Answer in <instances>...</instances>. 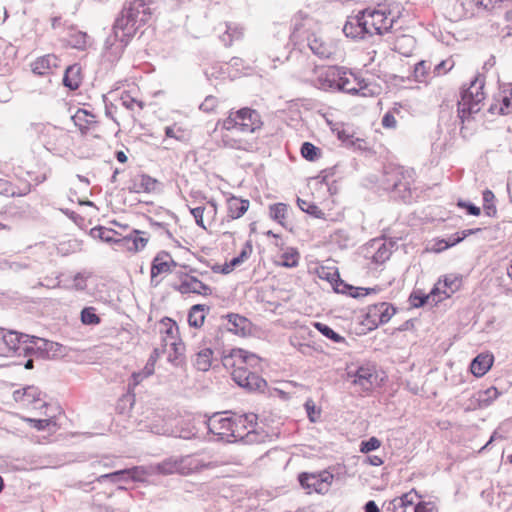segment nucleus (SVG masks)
<instances>
[{"label": "nucleus", "mask_w": 512, "mask_h": 512, "mask_svg": "<svg viewBox=\"0 0 512 512\" xmlns=\"http://www.w3.org/2000/svg\"><path fill=\"white\" fill-rule=\"evenodd\" d=\"M454 61L452 59L442 60L440 63L436 64L433 68V76L438 77L445 75L448 71H450L454 67Z\"/></svg>", "instance_id": "59"}, {"label": "nucleus", "mask_w": 512, "mask_h": 512, "mask_svg": "<svg viewBox=\"0 0 512 512\" xmlns=\"http://www.w3.org/2000/svg\"><path fill=\"white\" fill-rule=\"evenodd\" d=\"M250 201L232 193H227L225 198L226 217L229 220H237L243 217L249 210Z\"/></svg>", "instance_id": "24"}, {"label": "nucleus", "mask_w": 512, "mask_h": 512, "mask_svg": "<svg viewBox=\"0 0 512 512\" xmlns=\"http://www.w3.org/2000/svg\"><path fill=\"white\" fill-rule=\"evenodd\" d=\"M416 512H438V509L433 501L418 500Z\"/></svg>", "instance_id": "61"}, {"label": "nucleus", "mask_w": 512, "mask_h": 512, "mask_svg": "<svg viewBox=\"0 0 512 512\" xmlns=\"http://www.w3.org/2000/svg\"><path fill=\"white\" fill-rule=\"evenodd\" d=\"M381 446V442L376 437H370L368 440H364L360 443V452L369 453L378 449Z\"/></svg>", "instance_id": "60"}, {"label": "nucleus", "mask_w": 512, "mask_h": 512, "mask_svg": "<svg viewBox=\"0 0 512 512\" xmlns=\"http://www.w3.org/2000/svg\"><path fill=\"white\" fill-rule=\"evenodd\" d=\"M40 392L34 386H28L22 390H16L13 393V398L16 402L21 403L23 406H30L40 401Z\"/></svg>", "instance_id": "38"}, {"label": "nucleus", "mask_w": 512, "mask_h": 512, "mask_svg": "<svg viewBox=\"0 0 512 512\" xmlns=\"http://www.w3.org/2000/svg\"><path fill=\"white\" fill-rule=\"evenodd\" d=\"M221 134V143L224 147L251 151L257 144L256 138L252 137L254 133L250 131H239L228 128H219Z\"/></svg>", "instance_id": "11"}, {"label": "nucleus", "mask_w": 512, "mask_h": 512, "mask_svg": "<svg viewBox=\"0 0 512 512\" xmlns=\"http://www.w3.org/2000/svg\"><path fill=\"white\" fill-rule=\"evenodd\" d=\"M342 67L327 66L320 68L317 72V84L320 89L325 91H337Z\"/></svg>", "instance_id": "23"}, {"label": "nucleus", "mask_w": 512, "mask_h": 512, "mask_svg": "<svg viewBox=\"0 0 512 512\" xmlns=\"http://www.w3.org/2000/svg\"><path fill=\"white\" fill-rule=\"evenodd\" d=\"M314 327L325 337L331 339L332 341L339 343L344 340L342 336L337 334L333 329H331L328 325L321 323V322H315Z\"/></svg>", "instance_id": "55"}, {"label": "nucleus", "mask_w": 512, "mask_h": 512, "mask_svg": "<svg viewBox=\"0 0 512 512\" xmlns=\"http://www.w3.org/2000/svg\"><path fill=\"white\" fill-rule=\"evenodd\" d=\"M490 110L502 115L512 114V85L501 91L499 98L495 99Z\"/></svg>", "instance_id": "32"}, {"label": "nucleus", "mask_w": 512, "mask_h": 512, "mask_svg": "<svg viewBox=\"0 0 512 512\" xmlns=\"http://www.w3.org/2000/svg\"><path fill=\"white\" fill-rule=\"evenodd\" d=\"M179 474L189 475L200 472L204 469H215L226 465L228 462L212 456L186 455L178 457Z\"/></svg>", "instance_id": "10"}, {"label": "nucleus", "mask_w": 512, "mask_h": 512, "mask_svg": "<svg viewBox=\"0 0 512 512\" xmlns=\"http://www.w3.org/2000/svg\"><path fill=\"white\" fill-rule=\"evenodd\" d=\"M222 363L240 387L252 392H263L266 389V380L255 372L261 363L256 354L235 348L223 356Z\"/></svg>", "instance_id": "1"}, {"label": "nucleus", "mask_w": 512, "mask_h": 512, "mask_svg": "<svg viewBox=\"0 0 512 512\" xmlns=\"http://www.w3.org/2000/svg\"><path fill=\"white\" fill-rule=\"evenodd\" d=\"M88 275L77 273L73 278V287L77 290H84L87 287Z\"/></svg>", "instance_id": "63"}, {"label": "nucleus", "mask_w": 512, "mask_h": 512, "mask_svg": "<svg viewBox=\"0 0 512 512\" xmlns=\"http://www.w3.org/2000/svg\"><path fill=\"white\" fill-rule=\"evenodd\" d=\"M80 318L84 325H98L101 322V318L96 314V308L92 306L85 307Z\"/></svg>", "instance_id": "52"}, {"label": "nucleus", "mask_w": 512, "mask_h": 512, "mask_svg": "<svg viewBox=\"0 0 512 512\" xmlns=\"http://www.w3.org/2000/svg\"><path fill=\"white\" fill-rule=\"evenodd\" d=\"M477 401L481 406L490 405L499 396V391L496 387H489L484 391H480L477 394Z\"/></svg>", "instance_id": "51"}, {"label": "nucleus", "mask_w": 512, "mask_h": 512, "mask_svg": "<svg viewBox=\"0 0 512 512\" xmlns=\"http://www.w3.org/2000/svg\"><path fill=\"white\" fill-rule=\"evenodd\" d=\"M377 381V374L373 368L360 367L355 374L354 384L363 391H370Z\"/></svg>", "instance_id": "31"}, {"label": "nucleus", "mask_w": 512, "mask_h": 512, "mask_svg": "<svg viewBox=\"0 0 512 512\" xmlns=\"http://www.w3.org/2000/svg\"><path fill=\"white\" fill-rule=\"evenodd\" d=\"M343 32L347 37L352 39H362L369 35L368 26L365 23V15L363 11L355 16L348 17L343 27Z\"/></svg>", "instance_id": "27"}, {"label": "nucleus", "mask_w": 512, "mask_h": 512, "mask_svg": "<svg viewBox=\"0 0 512 512\" xmlns=\"http://www.w3.org/2000/svg\"><path fill=\"white\" fill-rule=\"evenodd\" d=\"M462 286V276L458 274H448L440 278L434 285L432 295H434L435 303L442 302L450 298Z\"/></svg>", "instance_id": "15"}, {"label": "nucleus", "mask_w": 512, "mask_h": 512, "mask_svg": "<svg viewBox=\"0 0 512 512\" xmlns=\"http://www.w3.org/2000/svg\"><path fill=\"white\" fill-rule=\"evenodd\" d=\"M190 212L196 224L204 230H208L216 222L218 205L214 199H209L202 205L190 207Z\"/></svg>", "instance_id": "16"}, {"label": "nucleus", "mask_w": 512, "mask_h": 512, "mask_svg": "<svg viewBox=\"0 0 512 512\" xmlns=\"http://www.w3.org/2000/svg\"><path fill=\"white\" fill-rule=\"evenodd\" d=\"M150 17V8L143 0L130 1L115 22V35L121 41L133 37L137 30L149 21Z\"/></svg>", "instance_id": "2"}, {"label": "nucleus", "mask_w": 512, "mask_h": 512, "mask_svg": "<svg viewBox=\"0 0 512 512\" xmlns=\"http://www.w3.org/2000/svg\"><path fill=\"white\" fill-rule=\"evenodd\" d=\"M120 100L122 105L129 110H143L145 103L140 98L139 88L133 86L131 89L124 90L121 93Z\"/></svg>", "instance_id": "34"}, {"label": "nucleus", "mask_w": 512, "mask_h": 512, "mask_svg": "<svg viewBox=\"0 0 512 512\" xmlns=\"http://www.w3.org/2000/svg\"><path fill=\"white\" fill-rule=\"evenodd\" d=\"M158 332L164 346L170 345L176 355L184 352L185 346L179 337V327L175 320L164 317L159 321Z\"/></svg>", "instance_id": "13"}, {"label": "nucleus", "mask_w": 512, "mask_h": 512, "mask_svg": "<svg viewBox=\"0 0 512 512\" xmlns=\"http://www.w3.org/2000/svg\"><path fill=\"white\" fill-rule=\"evenodd\" d=\"M31 428L39 431L47 430L53 432L56 430V423L53 418H23Z\"/></svg>", "instance_id": "47"}, {"label": "nucleus", "mask_w": 512, "mask_h": 512, "mask_svg": "<svg viewBox=\"0 0 512 512\" xmlns=\"http://www.w3.org/2000/svg\"><path fill=\"white\" fill-rule=\"evenodd\" d=\"M403 106L400 103L394 105L383 115L381 125L386 130H395L398 127V119H402Z\"/></svg>", "instance_id": "37"}, {"label": "nucleus", "mask_w": 512, "mask_h": 512, "mask_svg": "<svg viewBox=\"0 0 512 512\" xmlns=\"http://www.w3.org/2000/svg\"><path fill=\"white\" fill-rule=\"evenodd\" d=\"M156 363L147 361L144 368L139 371L132 374V378L135 385H138L143 379L151 376L154 374Z\"/></svg>", "instance_id": "54"}, {"label": "nucleus", "mask_w": 512, "mask_h": 512, "mask_svg": "<svg viewBox=\"0 0 512 512\" xmlns=\"http://www.w3.org/2000/svg\"><path fill=\"white\" fill-rule=\"evenodd\" d=\"M333 475L327 471L319 473L303 472L298 476L299 483L308 494L313 492L324 494L328 492L333 482Z\"/></svg>", "instance_id": "12"}, {"label": "nucleus", "mask_w": 512, "mask_h": 512, "mask_svg": "<svg viewBox=\"0 0 512 512\" xmlns=\"http://www.w3.org/2000/svg\"><path fill=\"white\" fill-rule=\"evenodd\" d=\"M477 231H479V229H467V230H464V231L461 232V235H458L457 238L453 239V242H447L446 240H439L436 243V247H435L434 250L436 252H442V251L448 249L449 247H452V246L460 243L466 237L476 233Z\"/></svg>", "instance_id": "50"}, {"label": "nucleus", "mask_w": 512, "mask_h": 512, "mask_svg": "<svg viewBox=\"0 0 512 512\" xmlns=\"http://www.w3.org/2000/svg\"><path fill=\"white\" fill-rule=\"evenodd\" d=\"M394 50L403 56H410L416 46V40L410 35H399L394 41Z\"/></svg>", "instance_id": "41"}, {"label": "nucleus", "mask_w": 512, "mask_h": 512, "mask_svg": "<svg viewBox=\"0 0 512 512\" xmlns=\"http://www.w3.org/2000/svg\"><path fill=\"white\" fill-rule=\"evenodd\" d=\"M306 213L326 221L339 222L344 219L343 210L336 205L335 200L329 197L322 203V207H319L312 202L310 206H307Z\"/></svg>", "instance_id": "14"}, {"label": "nucleus", "mask_w": 512, "mask_h": 512, "mask_svg": "<svg viewBox=\"0 0 512 512\" xmlns=\"http://www.w3.org/2000/svg\"><path fill=\"white\" fill-rule=\"evenodd\" d=\"M145 235L146 232L135 229L130 235L117 239L116 244L130 253H137L143 250L149 242V236Z\"/></svg>", "instance_id": "26"}, {"label": "nucleus", "mask_w": 512, "mask_h": 512, "mask_svg": "<svg viewBox=\"0 0 512 512\" xmlns=\"http://www.w3.org/2000/svg\"><path fill=\"white\" fill-rule=\"evenodd\" d=\"M308 45L311 51L320 58H333L337 51V43L322 33H313L308 38Z\"/></svg>", "instance_id": "19"}, {"label": "nucleus", "mask_w": 512, "mask_h": 512, "mask_svg": "<svg viewBox=\"0 0 512 512\" xmlns=\"http://www.w3.org/2000/svg\"><path fill=\"white\" fill-rule=\"evenodd\" d=\"M386 181L393 189L398 191H410L415 182V171L403 166H395L387 172Z\"/></svg>", "instance_id": "17"}, {"label": "nucleus", "mask_w": 512, "mask_h": 512, "mask_svg": "<svg viewBox=\"0 0 512 512\" xmlns=\"http://www.w3.org/2000/svg\"><path fill=\"white\" fill-rule=\"evenodd\" d=\"M127 474V477L132 481H142L145 475L152 474L149 467L134 466L132 468L115 471L114 475Z\"/></svg>", "instance_id": "48"}, {"label": "nucleus", "mask_w": 512, "mask_h": 512, "mask_svg": "<svg viewBox=\"0 0 512 512\" xmlns=\"http://www.w3.org/2000/svg\"><path fill=\"white\" fill-rule=\"evenodd\" d=\"M379 291L378 286L371 288L347 286V294L352 298H362L370 294H376Z\"/></svg>", "instance_id": "53"}, {"label": "nucleus", "mask_w": 512, "mask_h": 512, "mask_svg": "<svg viewBox=\"0 0 512 512\" xmlns=\"http://www.w3.org/2000/svg\"><path fill=\"white\" fill-rule=\"evenodd\" d=\"M248 418H234L236 425L233 427V435L229 442L243 441L246 444L262 443L277 435L273 429H264L265 422L269 418H255V422H248Z\"/></svg>", "instance_id": "3"}, {"label": "nucleus", "mask_w": 512, "mask_h": 512, "mask_svg": "<svg viewBox=\"0 0 512 512\" xmlns=\"http://www.w3.org/2000/svg\"><path fill=\"white\" fill-rule=\"evenodd\" d=\"M414 77L418 82H427L432 79L434 77L432 62L429 60H422L418 62L414 68Z\"/></svg>", "instance_id": "45"}, {"label": "nucleus", "mask_w": 512, "mask_h": 512, "mask_svg": "<svg viewBox=\"0 0 512 512\" xmlns=\"http://www.w3.org/2000/svg\"><path fill=\"white\" fill-rule=\"evenodd\" d=\"M179 460L178 457H170L168 459H165L161 463L151 465L150 470L151 473L154 474H162V475H170L174 473L179 474V466H178Z\"/></svg>", "instance_id": "42"}, {"label": "nucleus", "mask_w": 512, "mask_h": 512, "mask_svg": "<svg viewBox=\"0 0 512 512\" xmlns=\"http://www.w3.org/2000/svg\"><path fill=\"white\" fill-rule=\"evenodd\" d=\"M49 60H50L49 56L37 59L33 66L34 72L41 74V75L45 74L46 69H48Z\"/></svg>", "instance_id": "62"}, {"label": "nucleus", "mask_w": 512, "mask_h": 512, "mask_svg": "<svg viewBox=\"0 0 512 512\" xmlns=\"http://www.w3.org/2000/svg\"><path fill=\"white\" fill-rule=\"evenodd\" d=\"M253 253V245L251 241H246L241 248L238 256L232 258L229 262L223 265L216 264L212 267V270L216 273L229 274L234 271L237 267L247 262Z\"/></svg>", "instance_id": "25"}, {"label": "nucleus", "mask_w": 512, "mask_h": 512, "mask_svg": "<svg viewBox=\"0 0 512 512\" xmlns=\"http://www.w3.org/2000/svg\"><path fill=\"white\" fill-rule=\"evenodd\" d=\"M157 180L146 174H137L131 179L129 189L135 193H151L157 188Z\"/></svg>", "instance_id": "30"}, {"label": "nucleus", "mask_w": 512, "mask_h": 512, "mask_svg": "<svg viewBox=\"0 0 512 512\" xmlns=\"http://www.w3.org/2000/svg\"><path fill=\"white\" fill-rule=\"evenodd\" d=\"M511 0H461L463 16L472 18L502 7Z\"/></svg>", "instance_id": "18"}, {"label": "nucleus", "mask_w": 512, "mask_h": 512, "mask_svg": "<svg viewBox=\"0 0 512 512\" xmlns=\"http://www.w3.org/2000/svg\"><path fill=\"white\" fill-rule=\"evenodd\" d=\"M194 271V269H191L190 272L176 271L173 289L183 295L194 294L202 297L211 296L213 288L193 275L192 273Z\"/></svg>", "instance_id": "7"}, {"label": "nucleus", "mask_w": 512, "mask_h": 512, "mask_svg": "<svg viewBox=\"0 0 512 512\" xmlns=\"http://www.w3.org/2000/svg\"><path fill=\"white\" fill-rule=\"evenodd\" d=\"M213 350L208 347L200 349L194 360L195 367L200 371H208L211 368L213 362Z\"/></svg>", "instance_id": "43"}, {"label": "nucleus", "mask_w": 512, "mask_h": 512, "mask_svg": "<svg viewBox=\"0 0 512 512\" xmlns=\"http://www.w3.org/2000/svg\"><path fill=\"white\" fill-rule=\"evenodd\" d=\"M338 83L339 86H337V91L362 97H373L377 94L375 89L363 78L344 67H342Z\"/></svg>", "instance_id": "8"}, {"label": "nucleus", "mask_w": 512, "mask_h": 512, "mask_svg": "<svg viewBox=\"0 0 512 512\" xmlns=\"http://www.w3.org/2000/svg\"><path fill=\"white\" fill-rule=\"evenodd\" d=\"M363 14L371 36L390 32L396 21V16L384 5H379L375 9L363 10Z\"/></svg>", "instance_id": "6"}, {"label": "nucleus", "mask_w": 512, "mask_h": 512, "mask_svg": "<svg viewBox=\"0 0 512 512\" xmlns=\"http://www.w3.org/2000/svg\"><path fill=\"white\" fill-rule=\"evenodd\" d=\"M165 135L168 138H174L178 141H186L188 138V132L186 129H183L179 126H172V127H166L165 129Z\"/></svg>", "instance_id": "56"}, {"label": "nucleus", "mask_w": 512, "mask_h": 512, "mask_svg": "<svg viewBox=\"0 0 512 512\" xmlns=\"http://www.w3.org/2000/svg\"><path fill=\"white\" fill-rule=\"evenodd\" d=\"M207 307L203 304L193 305L188 314V323L191 327L200 328L206 318Z\"/></svg>", "instance_id": "44"}, {"label": "nucleus", "mask_w": 512, "mask_h": 512, "mask_svg": "<svg viewBox=\"0 0 512 512\" xmlns=\"http://www.w3.org/2000/svg\"><path fill=\"white\" fill-rule=\"evenodd\" d=\"M72 120L82 134L93 133L98 128L97 116L86 109H78Z\"/></svg>", "instance_id": "28"}, {"label": "nucleus", "mask_w": 512, "mask_h": 512, "mask_svg": "<svg viewBox=\"0 0 512 512\" xmlns=\"http://www.w3.org/2000/svg\"><path fill=\"white\" fill-rule=\"evenodd\" d=\"M114 474H115V472L101 475L98 478V481H102L103 479H110L113 482L130 480V478L127 477V474H118V475H114Z\"/></svg>", "instance_id": "64"}, {"label": "nucleus", "mask_w": 512, "mask_h": 512, "mask_svg": "<svg viewBox=\"0 0 512 512\" xmlns=\"http://www.w3.org/2000/svg\"><path fill=\"white\" fill-rule=\"evenodd\" d=\"M289 207L285 203H276L269 206V216L280 225L285 226Z\"/></svg>", "instance_id": "46"}, {"label": "nucleus", "mask_w": 512, "mask_h": 512, "mask_svg": "<svg viewBox=\"0 0 512 512\" xmlns=\"http://www.w3.org/2000/svg\"><path fill=\"white\" fill-rule=\"evenodd\" d=\"M395 312V308L387 302L373 304L368 306L365 320L367 324L377 327L389 322Z\"/></svg>", "instance_id": "21"}, {"label": "nucleus", "mask_w": 512, "mask_h": 512, "mask_svg": "<svg viewBox=\"0 0 512 512\" xmlns=\"http://www.w3.org/2000/svg\"><path fill=\"white\" fill-rule=\"evenodd\" d=\"M494 356L490 352L478 354L470 364L471 373L477 377H483L493 366Z\"/></svg>", "instance_id": "29"}, {"label": "nucleus", "mask_w": 512, "mask_h": 512, "mask_svg": "<svg viewBox=\"0 0 512 512\" xmlns=\"http://www.w3.org/2000/svg\"><path fill=\"white\" fill-rule=\"evenodd\" d=\"M179 264L173 258L172 254L166 250L158 251L151 261L150 283L152 286H158L165 277L172 274Z\"/></svg>", "instance_id": "9"}, {"label": "nucleus", "mask_w": 512, "mask_h": 512, "mask_svg": "<svg viewBox=\"0 0 512 512\" xmlns=\"http://www.w3.org/2000/svg\"><path fill=\"white\" fill-rule=\"evenodd\" d=\"M435 296L432 295V291L427 295H418L413 293L410 295V302L413 307H421L426 303L433 302L435 303Z\"/></svg>", "instance_id": "58"}, {"label": "nucleus", "mask_w": 512, "mask_h": 512, "mask_svg": "<svg viewBox=\"0 0 512 512\" xmlns=\"http://www.w3.org/2000/svg\"><path fill=\"white\" fill-rule=\"evenodd\" d=\"M219 107V100L216 96L209 95L207 96L204 101L200 105V110L205 113H214L217 111Z\"/></svg>", "instance_id": "57"}, {"label": "nucleus", "mask_w": 512, "mask_h": 512, "mask_svg": "<svg viewBox=\"0 0 512 512\" xmlns=\"http://www.w3.org/2000/svg\"><path fill=\"white\" fill-rule=\"evenodd\" d=\"M217 127L255 133L263 127V121L258 111L243 107L230 110L225 118L218 121Z\"/></svg>", "instance_id": "4"}, {"label": "nucleus", "mask_w": 512, "mask_h": 512, "mask_svg": "<svg viewBox=\"0 0 512 512\" xmlns=\"http://www.w3.org/2000/svg\"><path fill=\"white\" fill-rule=\"evenodd\" d=\"M300 260V253L296 248L285 247L281 248V252L275 260V264L282 267L294 268L298 266Z\"/></svg>", "instance_id": "36"}, {"label": "nucleus", "mask_w": 512, "mask_h": 512, "mask_svg": "<svg viewBox=\"0 0 512 512\" xmlns=\"http://www.w3.org/2000/svg\"><path fill=\"white\" fill-rule=\"evenodd\" d=\"M21 338L22 334L0 327V357H13L20 350H25L22 347Z\"/></svg>", "instance_id": "20"}, {"label": "nucleus", "mask_w": 512, "mask_h": 512, "mask_svg": "<svg viewBox=\"0 0 512 512\" xmlns=\"http://www.w3.org/2000/svg\"><path fill=\"white\" fill-rule=\"evenodd\" d=\"M301 156L310 162L317 161L322 156V151L320 148L316 147L311 142H304L300 149Z\"/></svg>", "instance_id": "49"}, {"label": "nucleus", "mask_w": 512, "mask_h": 512, "mask_svg": "<svg viewBox=\"0 0 512 512\" xmlns=\"http://www.w3.org/2000/svg\"><path fill=\"white\" fill-rule=\"evenodd\" d=\"M83 80L81 67L77 64L69 66L64 74L63 84L71 90H77Z\"/></svg>", "instance_id": "40"}, {"label": "nucleus", "mask_w": 512, "mask_h": 512, "mask_svg": "<svg viewBox=\"0 0 512 512\" xmlns=\"http://www.w3.org/2000/svg\"><path fill=\"white\" fill-rule=\"evenodd\" d=\"M420 496L413 491H410L399 498L392 501L394 512H416L417 501Z\"/></svg>", "instance_id": "33"}, {"label": "nucleus", "mask_w": 512, "mask_h": 512, "mask_svg": "<svg viewBox=\"0 0 512 512\" xmlns=\"http://www.w3.org/2000/svg\"><path fill=\"white\" fill-rule=\"evenodd\" d=\"M203 423L210 433L227 442L230 441L231 435L234 433L233 427L236 425L234 418H207Z\"/></svg>", "instance_id": "22"}, {"label": "nucleus", "mask_w": 512, "mask_h": 512, "mask_svg": "<svg viewBox=\"0 0 512 512\" xmlns=\"http://www.w3.org/2000/svg\"><path fill=\"white\" fill-rule=\"evenodd\" d=\"M30 188L31 185L27 181L16 185L8 181L0 180V193L6 196H23L30 192Z\"/></svg>", "instance_id": "39"}, {"label": "nucleus", "mask_w": 512, "mask_h": 512, "mask_svg": "<svg viewBox=\"0 0 512 512\" xmlns=\"http://www.w3.org/2000/svg\"><path fill=\"white\" fill-rule=\"evenodd\" d=\"M228 330L236 335L246 336L251 332V322L239 314H229Z\"/></svg>", "instance_id": "35"}, {"label": "nucleus", "mask_w": 512, "mask_h": 512, "mask_svg": "<svg viewBox=\"0 0 512 512\" xmlns=\"http://www.w3.org/2000/svg\"><path fill=\"white\" fill-rule=\"evenodd\" d=\"M484 99V83L476 78L462 93L461 99L458 102V115L462 121L468 119L472 114L479 112Z\"/></svg>", "instance_id": "5"}]
</instances>
